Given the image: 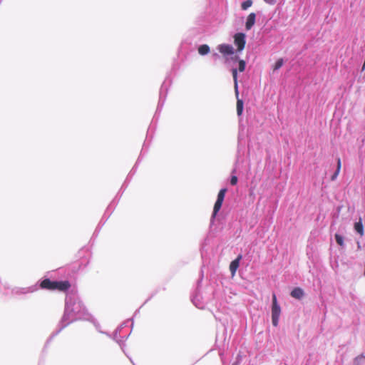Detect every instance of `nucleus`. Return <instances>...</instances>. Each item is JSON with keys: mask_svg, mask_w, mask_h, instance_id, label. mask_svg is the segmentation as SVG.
I'll list each match as a JSON object with an SVG mask.
<instances>
[{"mask_svg": "<svg viewBox=\"0 0 365 365\" xmlns=\"http://www.w3.org/2000/svg\"><path fill=\"white\" fill-rule=\"evenodd\" d=\"M217 50L224 56L232 55L234 53V48L230 44H220L217 46Z\"/></svg>", "mask_w": 365, "mask_h": 365, "instance_id": "obj_5", "label": "nucleus"}, {"mask_svg": "<svg viewBox=\"0 0 365 365\" xmlns=\"http://www.w3.org/2000/svg\"><path fill=\"white\" fill-rule=\"evenodd\" d=\"M243 106H244L243 101L242 99L237 98V105H236L237 115L240 116L242 114Z\"/></svg>", "mask_w": 365, "mask_h": 365, "instance_id": "obj_12", "label": "nucleus"}, {"mask_svg": "<svg viewBox=\"0 0 365 365\" xmlns=\"http://www.w3.org/2000/svg\"><path fill=\"white\" fill-rule=\"evenodd\" d=\"M232 77L234 80V88H235V93L236 96V98H239V91H238V83H237V69L233 68L232 71Z\"/></svg>", "mask_w": 365, "mask_h": 365, "instance_id": "obj_8", "label": "nucleus"}, {"mask_svg": "<svg viewBox=\"0 0 365 365\" xmlns=\"http://www.w3.org/2000/svg\"><path fill=\"white\" fill-rule=\"evenodd\" d=\"M226 192H227L226 188H222L219 191L218 195H217V200L215 203L214 208H213V213H212L213 217H215L216 216V215L217 214V212L220 211V210L222 207Z\"/></svg>", "mask_w": 365, "mask_h": 365, "instance_id": "obj_2", "label": "nucleus"}, {"mask_svg": "<svg viewBox=\"0 0 365 365\" xmlns=\"http://www.w3.org/2000/svg\"><path fill=\"white\" fill-rule=\"evenodd\" d=\"M210 52V47L207 44L201 45L198 48V53L202 55H206Z\"/></svg>", "mask_w": 365, "mask_h": 365, "instance_id": "obj_14", "label": "nucleus"}, {"mask_svg": "<svg viewBox=\"0 0 365 365\" xmlns=\"http://www.w3.org/2000/svg\"><path fill=\"white\" fill-rule=\"evenodd\" d=\"M242 259V255H240L235 259L231 262L230 264V270L232 273V275H235L237 269L240 266V262Z\"/></svg>", "mask_w": 365, "mask_h": 365, "instance_id": "obj_6", "label": "nucleus"}, {"mask_svg": "<svg viewBox=\"0 0 365 365\" xmlns=\"http://www.w3.org/2000/svg\"><path fill=\"white\" fill-rule=\"evenodd\" d=\"M256 15L255 13H250L247 19V21L245 24V28L247 30L251 29V28L254 26L255 23Z\"/></svg>", "mask_w": 365, "mask_h": 365, "instance_id": "obj_7", "label": "nucleus"}, {"mask_svg": "<svg viewBox=\"0 0 365 365\" xmlns=\"http://www.w3.org/2000/svg\"><path fill=\"white\" fill-rule=\"evenodd\" d=\"M335 240H336V243L340 245L341 247H343L344 246V238L341 235H340L339 234H335Z\"/></svg>", "mask_w": 365, "mask_h": 365, "instance_id": "obj_15", "label": "nucleus"}, {"mask_svg": "<svg viewBox=\"0 0 365 365\" xmlns=\"http://www.w3.org/2000/svg\"><path fill=\"white\" fill-rule=\"evenodd\" d=\"M341 167V159L339 158L337 159L336 170L335 173L333 174V175L331 177V180H336V178H337V176L339 175V174L340 173Z\"/></svg>", "mask_w": 365, "mask_h": 365, "instance_id": "obj_13", "label": "nucleus"}, {"mask_svg": "<svg viewBox=\"0 0 365 365\" xmlns=\"http://www.w3.org/2000/svg\"><path fill=\"white\" fill-rule=\"evenodd\" d=\"M235 44L237 47V50L241 51L244 49L245 46V35L243 33H237L234 36Z\"/></svg>", "mask_w": 365, "mask_h": 365, "instance_id": "obj_3", "label": "nucleus"}, {"mask_svg": "<svg viewBox=\"0 0 365 365\" xmlns=\"http://www.w3.org/2000/svg\"><path fill=\"white\" fill-rule=\"evenodd\" d=\"M238 179L236 175H232L230 179V184L232 185H235L237 183Z\"/></svg>", "mask_w": 365, "mask_h": 365, "instance_id": "obj_19", "label": "nucleus"}, {"mask_svg": "<svg viewBox=\"0 0 365 365\" xmlns=\"http://www.w3.org/2000/svg\"><path fill=\"white\" fill-rule=\"evenodd\" d=\"M354 230L361 237L364 236V230L361 218H359V222H355Z\"/></svg>", "mask_w": 365, "mask_h": 365, "instance_id": "obj_10", "label": "nucleus"}, {"mask_svg": "<svg viewBox=\"0 0 365 365\" xmlns=\"http://www.w3.org/2000/svg\"><path fill=\"white\" fill-rule=\"evenodd\" d=\"M281 314V309L277 303V297L274 294L272 295V322L274 327L278 325L279 316Z\"/></svg>", "mask_w": 365, "mask_h": 365, "instance_id": "obj_1", "label": "nucleus"}, {"mask_svg": "<svg viewBox=\"0 0 365 365\" xmlns=\"http://www.w3.org/2000/svg\"><path fill=\"white\" fill-rule=\"evenodd\" d=\"M71 287V284L68 281H53V290H58L65 292Z\"/></svg>", "mask_w": 365, "mask_h": 365, "instance_id": "obj_4", "label": "nucleus"}, {"mask_svg": "<svg viewBox=\"0 0 365 365\" xmlns=\"http://www.w3.org/2000/svg\"><path fill=\"white\" fill-rule=\"evenodd\" d=\"M267 4L274 5L276 2L275 0H264Z\"/></svg>", "mask_w": 365, "mask_h": 365, "instance_id": "obj_20", "label": "nucleus"}, {"mask_svg": "<svg viewBox=\"0 0 365 365\" xmlns=\"http://www.w3.org/2000/svg\"><path fill=\"white\" fill-rule=\"evenodd\" d=\"M252 5V0H247L242 3L241 7L243 10L247 9L249 7H250Z\"/></svg>", "mask_w": 365, "mask_h": 365, "instance_id": "obj_16", "label": "nucleus"}, {"mask_svg": "<svg viewBox=\"0 0 365 365\" xmlns=\"http://www.w3.org/2000/svg\"><path fill=\"white\" fill-rule=\"evenodd\" d=\"M245 61L244 60H240L239 61V68L238 70L240 72H243L245 69Z\"/></svg>", "mask_w": 365, "mask_h": 365, "instance_id": "obj_18", "label": "nucleus"}, {"mask_svg": "<svg viewBox=\"0 0 365 365\" xmlns=\"http://www.w3.org/2000/svg\"><path fill=\"white\" fill-rule=\"evenodd\" d=\"M304 293L302 289L296 287L291 292L290 295L295 299H300L304 296Z\"/></svg>", "mask_w": 365, "mask_h": 365, "instance_id": "obj_9", "label": "nucleus"}, {"mask_svg": "<svg viewBox=\"0 0 365 365\" xmlns=\"http://www.w3.org/2000/svg\"><path fill=\"white\" fill-rule=\"evenodd\" d=\"M283 63H284V61H283V59H282V58H279V59H278V60L276 61V63H275V64H274V66L273 69H274V71L279 69V68L282 66Z\"/></svg>", "mask_w": 365, "mask_h": 365, "instance_id": "obj_17", "label": "nucleus"}, {"mask_svg": "<svg viewBox=\"0 0 365 365\" xmlns=\"http://www.w3.org/2000/svg\"><path fill=\"white\" fill-rule=\"evenodd\" d=\"M53 282L49 279H45L41 282L40 287L44 289L53 290Z\"/></svg>", "mask_w": 365, "mask_h": 365, "instance_id": "obj_11", "label": "nucleus"}, {"mask_svg": "<svg viewBox=\"0 0 365 365\" xmlns=\"http://www.w3.org/2000/svg\"><path fill=\"white\" fill-rule=\"evenodd\" d=\"M213 56L217 57V56H218V54L217 53H214Z\"/></svg>", "mask_w": 365, "mask_h": 365, "instance_id": "obj_21", "label": "nucleus"}]
</instances>
